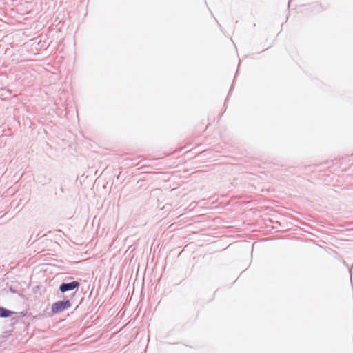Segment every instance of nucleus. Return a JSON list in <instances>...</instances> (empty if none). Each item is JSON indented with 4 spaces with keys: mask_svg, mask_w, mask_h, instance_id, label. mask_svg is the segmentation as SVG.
Returning a JSON list of instances; mask_svg holds the SVG:
<instances>
[{
    "mask_svg": "<svg viewBox=\"0 0 353 353\" xmlns=\"http://www.w3.org/2000/svg\"><path fill=\"white\" fill-rule=\"evenodd\" d=\"M71 307V302L69 300L59 301L52 305L51 310L52 314L61 312Z\"/></svg>",
    "mask_w": 353,
    "mask_h": 353,
    "instance_id": "nucleus-1",
    "label": "nucleus"
},
{
    "mask_svg": "<svg viewBox=\"0 0 353 353\" xmlns=\"http://www.w3.org/2000/svg\"><path fill=\"white\" fill-rule=\"evenodd\" d=\"M79 285V282L77 281H72L68 283H63L60 285L59 290L61 292H65L69 290H72L75 288L78 287Z\"/></svg>",
    "mask_w": 353,
    "mask_h": 353,
    "instance_id": "nucleus-2",
    "label": "nucleus"
},
{
    "mask_svg": "<svg viewBox=\"0 0 353 353\" xmlns=\"http://www.w3.org/2000/svg\"><path fill=\"white\" fill-rule=\"evenodd\" d=\"M14 314L13 312L8 310L3 307H0V317L5 318L9 317Z\"/></svg>",
    "mask_w": 353,
    "mask_h": 353,
    "instance_id": "nucleus-3",
    "label": "nucleus"
}]
</instances>
